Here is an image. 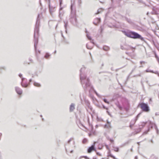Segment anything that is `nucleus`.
<instances>
[{
    "instance_id": "dca6fc26",
    "label": "nucleus",
    "mask_w": 159,
    "mask_h": 159,
    "mask_svg": "<svg viewBox=\"0 0 159 159\" xmlns=\"http://www.w3.org/2000/svg\"><path fill=\"white\" fill-rule=\"evenodd\" d=\"M100 21V19L99 18H96L95 19L93 22V23L95 25H97Z\"/></svg>"
},
{
    "instance_id": "de8ad7c7",
    "label": "nucleus",
    "mask_w": 159,
    "mask_h": 159,
    "mask_svg": "<svg viewBox=\"0 0 159 159\" xmlns=\"http://www.w3.org/2000/svg\"><path fill=\"white\" fill-rule=\"evenodd\" d=\"M39 3H40V5H41V1H40V0H39Z\"/></svg>"
},
{
    "instance_id": "09e8293b",
    "label": "nucleus",
    "mask_w": 159,
    "mask_h": 159,
    "mask_svg": "<svg viewBox=\"0 0 159 159\" xmlns=\"http://www.w3.org/2000/svg\"><path fill=\"white\" fill-rule=\"evenodd\" d=\"M31 81H32V80L31 79L30 80H29V82H31Z\"/></svg>"
},
{
    "instance_id": "f03ea898",
    "label": "nucleus",
    "mask_w": 159,
    "mask_h": 159,
    "mask_svg": "<svg viewBox=\"0 0 159 159\" xmlns=\"http://www.w3.org/2000/svg\"><path fill=\"white\" fill-rule=\"evenodd\" d=\"M42 16L41 14H38L34 30V47L35 49H36V46L38 42V37L39 35V27L40 23V17Z\"/></svg>"
},
{
    "instance_id": "aec40b11",
    "label": "nucleus",
    "mask_w": 159,
    "mask_h": 159,
    "mask_svg": "<svg viewBox=\"0 0 159 159\" xmlns=\"http://www.w3.org/2000/svg\"><path fill=\"white\" fill-rule=\"evenodd\" d=\"M104 127L107 128H109L111 127L110 123L108 121H107V124L105 125Z\"/></svg>"
},
{
    "instance_id": "e433bc0d",
    "label": "nucleus",
    "mask_w": 159,
    "mask_h": 159,
    "mask_svg": "<svg viewBox=\"0 0 159 159\" xmlns=\"http://www.w3.org/2000/svg\"><path fill=\"white\" fill-rule=\"evenodd\" d=\"M19 76L20 78H21V79L22 78V75L21 74H19Z\"/></svg>"
},
{
    "instance_id": "bb28decb",
    "label": "nucleus",
    "mask_w": 159,
    "mask_h": 159,
    "mask_svg": "<svg viewBox=\"0 0 159 159\" xmlns=\"http://www.w3.org/2000/svg\"><path fill=\"white\" fill-rule=\"evenodd\" d=\"M50 55L48 53H46L45 55V57L46 58H48V57L50 56Z\"/></svg>"
},
{
    "instance_id": "3c124183",
    "label": "nucleus",
    "mask_w": 159,
    "mask_h": 159,
    "mask_svg": "<svg viewBox=\"0 0 159 159\" xmlns=\"http://www.w3.org/2000/svg\"><path fill=\"white\" fill-rule=\"evenodd\" d=\"M73 152V150H71V151L70 152L71 153H72V152Z\"/></svg>"
},
{
    "instance_id": "f8f14e48",
    "label": "nucleus",
    "mask_w": 159,
    "mask_h": 159,
    "mask_svg": "<svg viewBox=\"0 0 159 159\" xmlns=\"http://www.w3.org/2000/svg\"><path fill=\"white\" fill-rule=\"evenodd\" d=\"M48 6L49 12L51 15H52L53 13L55 11V7L51 6L49 2V3Z\"/></svg>"
},
{
    "instance_id": "58836bf2",
    "label": "nucleus",
    "mask_w": 159,
    "mask_h": 159,
    "mask_svg": "<svg viewBox=\"0 0 159 159\" xmlns=\"http://www.w3.org/2000/svg\"><path fill=\"white\" fill-rule=\"evenodd\" d=\"M107 113H108V114L111 116V114H110V112L108 111H107Z\"/></svg>"
},
{
    "instance_id": "7c9ffc66",
    "label": "nucleus",
    "mask_w": 159,
    "mask_h": 159,
    "mask_svg": "<svg viewBox=\"0 0 159 159\" xmlns=\"http://www.w3.org/2000/svg\"><path fill=\"white\" fill-rule=\"evenodd\" d=\"M141 113H139L137 115V116H136V118L135 119V120H137V119H138V118L139 117V116L140 114Z\"/></svg>"
},
{
    "instance_id": "4c0bfd02",
    "label": "nucleus",
    "mask_w": 159,
    "mask_h": 159,
    "mask_svg": "<svg viewBox=\"0 0 159 159\" xmlns=\"http://www.w3.org/2000/svg\"><path fill=\"white\" fill-rule=\"evenodd\" d=\"M103 108H104V109H105L107 110L108 109V108L106 107H105L103 105Z\"/></svg>"
},
{
    "instance_id": "393cba45",
    "label": "nucleus",
    "mask_w": 159,
    "mask_h": 159,
    "mask_svg": "<svg viewBox=\"0 0 159 159\" xmlns=\"http://www.w3.org/2000/svg\"><path fill=\"white\" fill-rule=\"evenodd\" d=\"M154 128L156 130L157 133L158 134V128L155 124H154Z\"/></svg>"
},
{
    "instance_id": "cd10ccee",
    "label": "nucleus",
    "mask_w": 159,
    "mask_h": 159,
    "mask_svg": "<svg viewBox=\"0 0 159 159\" xmlns=\"http://www.w3.org/2000/svg\"><path fill=\"white\" fill-rule=\"evenodd\" d=\"M145 71L147 72H151V73H154V72L153 71L151 70H150L149 69H147Z\"/></svg>"
},
{
    "instance_id": "680f3d73",
    "label": "nucleus",
    "mask_w": 159,
    "mask_h": 159,
    "mask_svg": "<svg viewBox=\"0 0 159 159\" xmlns=\"http://www.w3.org/2000/svg\"><path fill=\"white\" fill-rule=\"evenodd\" d=\"M93 159H95L94 158H93Z\"/></svg>"
},
{
    "instance_id": "ddd939ff",
    "label": "nucleus",
    "mask_w": 159,
    "mask_h": 159,
    "mask_svg": "<svg viewBox=\"0 0 159 159\" xmlns=\"http://www.w3.org/2000/svg\"><path fill=\"white\" fill-rule=\"evenodd\" d=\"M94 92L95 93V94H96V95H97V96L98 97H99V98H102V99L103 100V101H104V102H105V103H107V104H109V102L108 101H107V100L106 99H105V98H104V99L102 98V96L101 95H100L98 94V93L97 92H96V91L94 90Z\"/></svg>"
},
{
    "instance_id": "79ce46f5",
    "label": "nucleus",
    "mask_w": 159,
    "mask_h": 159,
    "mask_svg": "<svg viewBox=\"0 0 159 159\" xmlns=\"http://www.w3.org/2000/svg\"><path fill=\"white\" fill-rule=\"evenodd\" d=\"M97 154L98 155H99V156H101V154H100V153H98V152H97Z\"/></svg>"
},
{
    "instance_id": "5701e85b",
    "label": "nucleus",
    "mask_w": 159,
    "mask_h": 159,
    "mask_svg": "<svg viewBox=\"0 0 159 159\" xmlns=\"http://www.w3.org/2000/svg\"><path fill=\"white\" fill-rule=\"evenodd\" d=\"M34 86H37V87H40V84L36 82H34Z\"/></svg>"
},
{
    "instance_id": "9b49d317",
    "label": "nucleus",
    "mask_w": 159,
    "mask_h": 159,
    "mask_svg": "<svg viewBox=\"0 0 159 159\" xmlns=\"http://www.w3.org/2000/svg\"><path fill=\"white\" fill-rule=\"evenodd\" d=\"M152 11L151 12L152 14H159V8L156 7H153L152 9Z\"/></svg>"
},
{
    "instance_id": "0eeeda50",
    "label": "nucleus",
    "mask_w": 159,
    "mask_h": 159,
    "mask_svg": "<svg viewBox=\"0 0 159 159\" xmlns=\"http://www.w3.org/2000/svg\"><path fill=\"white\" fill-rule=\"evenodd\" d=\"M86 37L90 41L89 43H87L86 44V47L88 49H91L93 48V47L94 44V43L93 42L91 37L89 36V34L87 33Z\"/></svg>"
},
{
    "instance_id": "8fccbe9b",
    "label": "nucleus",
    "mask_w": 159,
    "mask_h": 159,
    "mask_svg": "<svg viewBox=\"0 0 159 159\" xmlns=\"http://www.w3.org/2000/svg\"><path fill=\"white\" fill-rule=\"evenodd\" d=\"M140 143V142H138V143H138V144L139 145V143Z\"/></svg>"
},
{
    "instance_id": "a18cd8bd",
    "label": "nucleus",
    "mask_w": 159,
    "mask_h": 159,
    "mask_svg": "<svg viewBox=\"0 0 159 159\" xmlns=\"http://www.w3.org/2000/svg\"><path fill=\"white\" fill-rule=\"evenodd\" d=\"M151 142L152 143H153V140L152 139H151Z\"/></svg>"
},
{
    "instance_id": "a878e982",
    "label": "nucleus",
    "mask_w": 159,
    "mask_h": 159,
    "mask_svg": "<svg viewBox=\"0 0 159 159\" xmlns=\"http://www.w3.org/2000/svg\"><path fill=\"white\" fill-rule=\"evenodd\" d=\"M141 131V129L139 128L135 131V134H137L138 133H139Z\"/></svg>"
},
{
    "instance_id": "f3484780",
    "label": "nucleus",
    "mask_w": 159,
    "mask_h": 159,
    "mask_svg": "<svg viewBox=\"0 0 159 159\" xmlns=\"http://www.w3.org/2000/svg\"><path fill=\"white\" fill-rule=\"evenodd\" d=\"M75 109V104L73 103L71 104L70 107V111L71 112L73 111Z\"/></svg>"
},
{
    "instance_id": "20e7f679",
    "label": "nucleus",
    "mask_w": 159,
    "mask_h": 159,
    "mask_svg": "<svg viewBox=\"0 0 159 159\" xmlns=\"http://www.w3.org/2000/svg\"><path fill=\"white\" fill-rule=\"evenodd\" d=\"M70 8L71 12L70 16V21L74 25H77V22L75 16V7L73 4L71 3Z\"/></svg>"
},
{
    "instance_id": "a19ab883",
    "label": "nucleus",
    "mask_w": 159,
    "mask_h": 159,
    "mask_svg": "<svg viewBox=\"0 0 159 159\" xmlns=\"http://www.w3.org/2000/svg\"><path fill=\"white\" fill-rule=\"evenodd\" d=\"M110 141L111 142V143H112L113 142V140L112 139H110Z\"/></svg>"
},
{
    "instance_id": "a211bd4d",
    "label": "nucleus",
    "mask_w": 159,
    "mask_h": 159,
    "mask_svg": "<svg viewBox=\"0 0 159 159\" xmlns=\"http://www.w3.org/2000/svg\"><path fill=\"white\" fill-rule=\"evenodd\" d=\"M64 27L66 30V32L67 33V28L68 26V22L67 21H64Z\"/></svg>"
},
{
    "instance_id": "9d476101",
    "label": "nucleus",
    "mask_w": 159,
    "mask_h": 159,
    "mask_svg": "<svg viewBox=\"0 0 159 159\" xmlns=\"http://www.w3.org/2000/svg\"><path fill=\"white\" fill-rule=\"evenodd\" d=\"M21 84L22 86L23 87H27L28 85L27 83V79L25 78H22Z\"/></svg>"
},
{
    "instance_id": "4d7b16f0",
    "label": "nucleus",
    "mask_w": 159,
    "mask_h": 159,
    "mask_svg": "<svg viewBox=\"0 0 159 159\" xmlns=\"http://www.w3.org/2000/svg\"><path fill=\"white\" fill-rule=\"evenodd\" d=\"M98 148H99V149H101V148H100V147Z\"/></svg>"
},
{
    "instance_id": "4468645a",
    "label": "nucleus",
    "mask_w": 159,
    "mask_h": 159,
    "mask_svg": "<svg viewBox=\"0 0 159 159\" xmlns=\"http://www.w3.org/2000/svg\"><path fill=\"white\" fill-rule=\"evenodd\" d=\"M95 143V142H94L93 144L88 149V152L90 153L93 150L95 151V148H94V145Z\"/></svg>"
},
{
    "instance_id": "1a4fd4ad",
    "label": "nucleus",
    "mask_w": 159,
    "mask_h": 159,
    "mask_svg": "<svg viewBox=\"0 0 159 159\" xmlns=\"http://www.w3.org/2000/svg\"><path fill=\"white\" fill-rule=\"evenodd\" d=\"M121 48L123 50H129L132 49V48L130 46L128 45L126 43H125L123 45H121Z\"/></svg>"
},
{
    "instance_id": "6e6552de",
    "label": "nucleus",
    "mask_w": 159,
    "mask_h": 159,
    "mask_svg": "<svg viewBox=\"0 0 159 159\" xmlns=\"http://www.w3.org/2000/svg\"><path fill=\"white\" fill-rule=\"evenodd\" d=\"M59 1L60 2V8L59 10V17L60 19H61L64 15V12L62 10L63 8V7H61V5L62 4V0H59Z\"/></svg>"
},
{
    "instance_id": "c85d7f7f",
    "label": "nucleus",
    "mask_w": 159,
    "mask_h": 159,
    "mask_svg": "<svg viewBox=\"0 0 159 159\" xmlns=\"http://www.w3.org/2000/svg\"><path fill=\"white\" fill-rule=\"evenodd\" d=\"M115 151L116 152H118L119 150V148L117 147H113Z\"/></svg>"
},
{
    "instance_id": "6e6d98bb",
    "label": "nucleus",
    "mask_w": 159,
    "mask_h": 159,
    "mask_svg": "<svg viewBox=\"0 0 159 159\" xmlns=\"http://www.w3.org/2000/svg\"><path fill=\"white\" fill-rule=\"evenodd\" d=\"M148 12H147V15H148Z\"/></svg>"
},
{
    "instance_id": "72a5a7b5",
    "label": "nucleus",
    "mask_w": 159,
    "mask_h": 159,
    "mask_svg": "<svg viewBox=\"0 0 159 159\" xmlns=\"http://www.w3.org/2000/svg\"><path fill=\"white\" fill-rule=\"evenodd\" d=\"M73 138H71L68 141V143H69L72 141V140H73Z\"/></svg>"
},
{
    "instance_id": "412c9836",
    "label": "nucleus",
    "mask_w": 159,
    "mask_h": 159,
    "mask_svg": "<svg viewBox=\"0 0 159 159\" xmlns=\"http://www.w3.org/2000/svg\"><path fill=\"white\" fill-rule=\"evenodd\" d=\"M103 49L104 51H107L109 50V48L107 46H103Z\"/></svg>"
},
{
    "instance_id": "603ef678",
    "label": "nucleus",
    "mask_w": 159,
    "mask_h": 159,
    "mask_svg": "<svg viewBox=\"0 0 159 159\" xmlns=\"http://www.w3.org/2000/svg\"><path fill=\"white\" fill-rule=\"evenodd\" d=\"M61 34L62 36L63 37V34H62L61 32Z\"/></svg>"
},
{
    "instance_id": "2eb2a0df",
    "label": "nucleus",
    "mask_w": 159,
    "mask_h": 159,
    "mask_svg": "<svg viewBox=\"0 0 159 159\" xmlns=\"http://www.w3.org/2000/svg\"><path fill=\"white\" fill-rule=\"evenodd\" d=\"M15 89L16 93L19 94H21L22 92V89L20 88L16 87L15 88Z\"/></svg>"
},
{
    "instance_id": "c9c22d12",
    "label": "nucleus",
    "mask_w": 159,
    "mask_h": 159,
    "mask_svg": "<svg viewBox=\"0 0 159 159\" xmlns=\"http://www.w3.org/2000/svg\"><path fill=\"white\" fill-rule=\"evenodd\" d=\"M149 129H148V131L146 132V131H145L143 133V134H147V132H148V131H149Z\"/></svg>"
},
{
    "instance_id": "5fc2aeb1",
    "label": "nucleus",
    "mask_w": 159,
    "mask_h": 159,
    "mask_svg": "<svg viewBox=\"0 0 159 159\" xmlns=\"http://www.w3.org/2000/svg\"><path fill=\"white\" fill-rule=\"evenodd\" d=\"M56 52V51H55V52H54V53H55Z\"/></svg>"
},
{
    "instance_id": "423d86ee",
    "label": "nucleus",
    "mask_w": 159,
    "mask_h": 159,
    "mask_svg": "<svg viewBox=\"0 0 159 159\" xmlns=\"http://www.w3.org/2000/svg\"><path fill=\"white\" fill-rule=\"evenodd\" d=\"M139 105L143 111L146 112H148L149 111L150 108L147 104L142 103H139Z\"/></svg>"
},
{
    "instance_id": "c03bdc74",
    "label": "nucleus",
    "mask_w": 159,
    "mask_h": 159,
    "mask_svg": "<svg viewBox=\"0 0 159 159\" xmlns=\"http://www.w3.org/2000/svg\"><path fill=\"white\" fill-rule=\"evenodd\" d=\"M134 159H138V157L137 156H135L134 158Z\"/></svg>"
},
{
    "instance_id": "49530a36",
    "label": "nucleus",
    "mask_w": 159,
    "mask_h": 159,
    "mask_svg": "<svg viewBox=\"0 0 159 159\" xmlns=\"http://www.w3.org/2000/svg\"><path fill=\"white\" fill-rule=\"evenodd\" d=\"M157 61H158V62L159 63V58H157Z\"/></svg>"
},
{
    "instance_id": "39448f33",
    "label": "nucleus",
    "mask_w": 159,
    "mask_h": 159,
    "mask_svg": "<svg viewBox=\"0 0 159 159\" xmlns=\"http://www.w3.org/2000/svg\"><path fill=\"white\" fill-rule=\"evenodd\" d=\"M116 105L120 110H122L123 108L127 110L128 109L129 103L128 100L126 99L122 98L121 99L120 103H118Z\"/></svg>"
},
{
    "instance_id": "f704fd0d",
    "label": "nucleus",
    "mask_w": 159,
    "mask_h": 159,
    "mask_svg": "<svg viewBox=\"0 0 159 159\" xmlns=\"http://www.w3.org/2000/svg\"><path fill=\"white\" fill-rule=\"evenodd\" d=\"M145 63V62L144 61H141L140 62V63L141 64H144Z\"/></svg>"
},
{
    "instance_id": "864d4df0",
    "label": "nucleus",
    "mask_w": 159,
    "mask_h": 159,
    "mask_svg": "<svg viewBox=\"0 0 159 159\" xmlns=\"http://www.w3.org/2000/svg\"><path fill=\"white\" fill-rule=\"evenodd\" d=\"M143 67V66H139V67Z\"/></svg>"
},
{
    "instance_id": "ea45409f",
    "label": "nucleus",
    "mask_w": 159,
    "mask_h": 159,
    "mask_svg": "<svg viewBox=\"0 0 159 159\" xmlns=\"http://www.w3.org/2000/svg\"><path fill=\"white\" fill-rule=\"evenodd\" d=\"M154 73L156 74H158V76H159V74H158V73L157 71H156L155 72H154Z\"/></svg>"
},
{
    "instance_id": "052dcab7",
    "label": "nucleus",
    "mask_w": 159,
    "mask_h": 159,
    "mask_svg": "<svg viewBox=\"0 0 159 159\" xmlns=\"http://www.w3.org/2000/svg\"><path fill=\"white\" fill-rule=\"evenodd\" d=\"M145 125V123L144 124V125L143 126H144V125Z\"/></svg>"
},
{
    "instance_id": "7ed1b4c3",
    "label": "nucleus",
    "mask_w": 159,
    "mask_h": 159,
    "mask_svg": "<svg viewBox=\"0 0 159 159\" xmlns=\"http://www.w3.org/2000/svg\"><path fill=\"white\" fill-rule=\"evenodd\" d=\"M123 32L126 36L128 37L134 39H139L143 41L144 40V38L142 37L140 34L136 32L132 31H124Z\"/></svg>"
},
{
    "instance_id": "2f4dec72",
    "label": "nucleus",
    "mask_w": 159,
    "mask_h": 159,
    "mask_svg": "<svg viewBox=\"0 0 159 159\" xmlns=\"http://www.w3.org/2000/svg\"><path fill=\"white\" fill-rule=\"evenodd\" d=\"M98 121H102V119L101 118L97 117V118Z\"/></svg>"
},
{
    "instance_id": "bf43d9fd",
    "label": "nucleus",
    "mask_w": 159,
    "mask_h": 159,
    "mask_svg": "<svg viewBox=\"0 0 159 159\" xmlns=\"http://www.w3.org/2000/svg\"><path fill=\"white\" fill-rule=\"evenodd\" d=\"M79 1L80 2L81 1V0H79Z\"/></svg>"
},
{
    "instance_id": "37998d69",
    "label": "nucleus",
    "mask_w": 159,
    "mask_h": 159,
    "mask_svg": "<svg viewBox=\"0 0 159 159\" xmlns=\"http://www.w3.org/2000/svg\"><path fill=\"white\" fill-rule=\"evenodd\" d=\"M155 57L157 59V58H159V57H158L156 55H155Z\"/></svg>"
},
{
    "instance_id": "6ab92c4d",
    "label": "nucleus",
    "mask_w": 159,
    "mask_h": 159,
    "mask_svg": "<svg viewBox=\"0 0 159 159\" xmlns=\"http://www.w3.org/2000/svg\"><path fill=\"white\" fill-rule=\"evenodd\" d=\"M136 120L134 119V120H132L131 122H130V125H129V127L130 128H131L132 126L133 125L135 124L136 121Z\"/></svg>"
},
{
    "instance_id": "4be33fe9",
    "label": "nucleus",
    "mask_w": 159,
    "mask_h": 159,
    "mask_svg": "<svg viewBox=\"0 0 159 159\" xmlns=\"http://www.w3.org/2000/svg\"><path fill=\"white\" fill-rule=\"evenodd\" d=\"M125 19L130 24H132V21L130 19H128L126 17L125 18Z\"/></svg>"
},
{
    "instance_id": "f257e3e1",
    "label": "nucleus",
    "mask_w": 159,
    "mask_h": 159,
    "mask_svg": "<svg viewBox=\"0 0 159 159\" xmlns=\"http://www.w3.org/2000/svg\"><path fill=\"white\" fill-rule=\"evenodd\" d=\"M85 68L82 67L80 70V79L82 86L85 90H89V92L93 90V87L91 85L89 80L87 78L84 73Z\"/></svg>"
},
{
    "instance_id": "b1692460",
    "label": "nucleus",
    "mask_w": 159,
    "mask_h": 159,
    "mask_svg": "<svg viewBox=\"0 0 159 159\" xmlns=\"http://www.w3.org/2000/svg\"><path fill=\"white\" fill-rule=\"evenodd\" d=\"M103 11L102 8L99 9L97 11V12L96 13V14H98L101 12Z\"/></svg>"
},
{
    "instance_id": "473e14b6",
    "label": "nucleus",
    "mask_w": 159,
    "mask_h": 159,
    "mask_svg": "<svg viewBox=\"0 0 159 159\" xmlns=\"http://www.w3.org/2000/svg\"><path fill=\"white\" fill-rule=\"evenodd\" d=\"M2 69L5 70V67L4 66H1L0 67V70H1Z\"/></svg>"
},
{
    "instance_id": "c756f323",
    "label": "nucleus",
    "mask_w": 159,
    "mask_h": 159,
    "mask_svg": "<svg viewBox=\"0 0 159 159\" xmlns=\"http://www.w3.org/2000/svg\"><path fill=\"white\" fill-rule=\"evenodd\" d=\"M87 139H84L83 140L82 142L83 143H87Z\"/></svg>"
},
{
    "instance_id": "13d9d810",
    "label": "nucleus",
    "mask_w": 159,
    "mask_h": 159,
    "mask_svg": "<svg viewBox=\"0 0 159 159\" xmlns=\"http://www.w3.org/2000/svg\"><path fill=\"white\" fill-rule=\"evenodd\" d=\"M98 148H99V149H101V148H100V147Z\"/></svg>"
}]
</instances>
